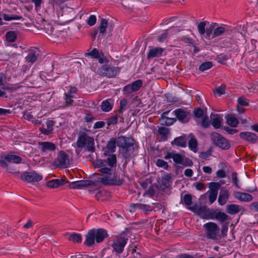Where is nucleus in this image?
Returning <instances> with one entry per match:
<instances>
[{"label": "nucleus", "mask_w": 258, "mask_h": 258, "mask_svg": "<svg viewBox=\"0 0 258 258\" xmlns=\"http://www.w3.org/2000/svg\"><path fill=\"white\" fill-rule=\"evenodd\" d=\"M116 145L121 148V153L125 159H130L136 156L134 153V140L133 138L121 136L115 139L112 138L107 142V149L111 152L115 151Z\"/></svg>", "instance_id": "f257e3e1"}, {"label": "nucleus", "mask_w": 258, "mask_h": 258, "mask_svg": "<svg viewBox=\"0 0 258 258\" xmlns=\"http://www.w3.org/2000/svg\"><path fill=\"white\" fill-rule=\"evenodd\" d=\"M117 164V158L115 154H109L106 160L97 159L94 166L99 168L98 171L103 174L111 175L115 172Z\"/></svg>", "instance_id": "f03ea898"}, {"label": "nucleus", "mask_w": 258, "mask_h": 258, "mask_svg": "<svg viewBox=\"0 0 258 258\" xmlns=\"http://www.w3.org/2000/svg\"><path fill=\"white\" fill-rule=\"evenodd\" d=\"M108 236L106 230L103 228H93L89 230L85 235L86 240L84 244L89 247L92 246L95 243L102 242Z\"/></svg>", "instance_id": "7ed1b4c3"}, {"label": "nucleus", "mask_w": 258, "mask_h": 258, "mask_svg": "<svg viewBox=\"0 0 258 258\" xmlns=\"http://www.w3.org/2000/svg\"><path fill=\"white\" fill-rule=\"evenodd\" d=\"M164 158L165 160L172 158L173 162L176 165L177 168L191 167L193 165V162L191 159L174 152H168Z\"/></svg>", "instance_id": "20e7f679"}, {"label": "nucleus", "mask_w": 258, "mask_h": 258, "mask_svg": "<svg viewBox=\"0 0 258 258\" xmlns=\"http://www.w3.org/2000/svg\"><path fill=\"white\" fill-rule=\"evenodd\" d=\"M76 145L78 148H85L86 151L92 153L95 151L94 138L88 136L86 133L79 134Z\"/></svg>", "instance_id": "39448f33"}, {"label": "nucleus", "mask_w": 258, "mask_h": 258, "mask_svg": "<svg viewBox=\"0 0 258 258\" xmlns=\"http://www.w3.org/2000/svg\"><path fill=\"white\" fill-rule=\"evenodd\" d=\"M189 209L203 219H214L215 210L213 209H209L206 206H199L195 205L193 206L190 207Z\"/></svg>", "instance_id": "423d86ee"}, {"label": "nucleus", "mask_w": 258, "mask_h": 258, "mask_svg": "<svg viewBox=\"0 0 258 258\" xmlns=\"http://www.w3.org/2000/svg\"><path fill=\"white\" fill-rule=\"evenodd\" d=\"M211 139L213 144L223 150H228L231 147L230 143L228 140L224 138L220 134L213 132L210 135Z\"/></svg>", "instance_id": "0eeeda50"}, {"label": "nucleus", "mask_w": 258, "mask_h": 258, "mask_svg": "<svg viewBox=\"0 0 258 258\" xmlns=\"http://www.w3.org/2000/svg\"><path fill=\"white\" fill-rule=\"evenodd\" d=\"M53 165L60 168L68 167L70 165L69 155L63 150L59 151L56 158L53 161Z\"/></svg>", "instance_id": "6e6552de"}, {"label": "nucleus", "mask_w": 258, "mask_h": 258, "mask_svg": "<svg viewBox=\"0 0 258 258\" xmlns=\"http://www.w3.org/2000/svg\"><path fill=\"white\" fill-rule=\"evenodd\" d=\"M13 152H11L8 154H4L1 155L0 165L2 167L5 168L8 167V164L6 161L15 164H19L22 162V158L19 156L13 154Z\"/></svg>", "instance_id": "1a4fd4ad"}, {"label": "nucleus", "mask_w": 258, "mask_h": 258, "mask_svg": "<svg viewBox=\"0 0 258 258\" xmlns=\"http://www.w3.org/2000/svg\"><path fill=\"white\" fill-rule=\"evenodd\" d=\"M206 231V236L208 239L216 240L219 228L215 223L208 222L203 226Z\"/></svg>", "instance_id": "9d476101"}, {"label": "nucleus", "mask_w": 258, "mask_h": 258, "mask_svg": "<svg viewBox=\"0 0 258 258\" xmlns=\"http://www.w3.org/2000/svg\"><path fill=\"white\" fill-rule=\"evenodd\" d=\"M127 240L128 238L124 233L121 234L116 237L112 244L113 250L117 253H121Z\"/></svg>", "instance_id": "9b49d317"}, {"label": "nucleus", "mask_w": 258, "mask_h": 258, "mask_svg": "<svg viewBox=\"0 0 258 258\" xmlns=\"http://www.w3.org/2000/svg\"><path fill=\"white\" fill-rule=\"evenodd\" d=\"M20 178L24 182L30 183L40 181L42 179V176L35 171H25L21 174Z\"/></svg>", "instance_id": "f8f14e48"}, {"label": "nucleus", "mask_w": 258, "mask_h": 258, "mask_svg": "<svg viewBox=\"0 0 258 258\" xmlns=\"http://www.w3.org/2000/svg\"><path fill=\"white\" fill-rule=\"evenodd\" d=\"M143 84L142 80L139 79L124 86L122 88L123 95L127 96L132 93L139 91L143 86Z\"/></svg>", "instance_id": "ddd939ff"}, {"label": "nucleus", "mask_w": 258, "mask_h": 258, "mask_svg": "<svg viewBox=\"0 0 258 258\" xmlns=\"http://www.w3.org/2000/svg\"><path fill=\"white\" fill-rule=\"evenodd\" d=\"M100 72L103 76L113 78L119 74L120 69L110 64H104L101 68Z\"/></svg>", "instance_id": "4468645a"}, {"label": "nucleus", "mask_w": 258, "mask_h": 258, "mask_svg": "<svg viewBox=\"0 0 258 258\" xmlns=\"http://www.w3.org/2000/svg\"><path fill=\"white\" fill-rule=\"evenodd\" d=\"M114 173V177L112 178H109L107 175L99 178L101 182L105 185H120L123 183V180L120 179L117 174Z\"/></svg>", "instance_id": "2eb2a0df"}, {"label": "nucleus", "mask_w": 258, "mask_h": 258, "mask_svg": "<svg viewBox=\"0 0 258 258\" xmlns=\"http://www.w3.org/2000/svg\"><path fill=\"white\" fill-rule=\"evenodd\" d=\"M173 113L176 116L177 119L181 123H187L188 121V116L190 113L187 111L184 110L182 108H178L173 111Z\"/></svg>", "instance_id": "dca6fc26"}, {"label": "nucleus", "mask_w": 258, "mask_h": 258, "mask_svg": "<svg viewBox=\"0 0 258 258\" xmlns=\"http://www.w3.org/2000/svg\"><path fill=\"white\" fill-rule=\"evenodd\" d=\"M130 211L132 212H135L136 209H138L143 211L145 214H148L152 211H156V210L155 208H153V207L140 203L132 204L130 205Z\"/></svg>", "instance_id": "f3484780"}, {"label": "nucleus", "mask_w": 258, "mask_h": 258, "mask_svg": "<svg viewBox=\"0 0 258 258\" xmlns=\"http://www.w3.org/2000/svg\"><path fill=\"white\" fill-rule=\"evenodd\" d=\"M95 185V182L90 180H79L71 183L69 184V187L71 189H80L85 187L94 186Z\"/></svg>", "instance_id": "a211bd4d"}, {"label": "nucleus", "mask_w": 258, "mask_h": 258, "mask_svg": "<svg viewBox=\"0 0 258 258\" xmlns=\"http://www.w3.org/2000/svg\"><path fill=\"white\" fill-rule=\"evenodd\" d=\"M226 122L228 125L232 127H235L237 126L239 123V119L242 124H245L247 122V120L246 118H242L241 117H239L237 118L235 117V115L233 114H228L226 117Z\"/></svg>", "instance_id": "6ab92c4d"}, {"label": "nucleus", "mask_w": 258, "mask_h": 258, "mask_svg": "<svg viewBox=\"0 0 258 258\" xmlns=\"http://www.w3.org/2000/svg\"><path fill=\"white\" fill-rule=\"evenodd\" d=\"M38 148L40 151L44 153L54 151L56 149L55 145L50 142H38Z\"/></svg>", "instance_id": "aec40b11"}, {"label": "nucleus", "mask_w": 258, "mask_h": 258, "mask_svg": "<svg viewBox=\"0 0 258 258\" xmlns=\"http://www.w3.org/2000/svg\"><path fill=\"white\" fill-rule=\"evenodd\" d=\"M239 137L241 139L252 144L255 143L258 140V137L255 134L248 132L240 133Z\"/></svg>", "instance_id": "412c9836"}, {"label": "nucleus", "mask_w": 258, "mask_h": 258, "mask_svg": "<svg viewBox=\"0 0 258 258\" xmlns=\"http://www.w3.org/2000/svg\"><path fill=\"white\" fill-rule=\"evenodd\" d=\"M163 51L164 49L161 47H153L149 50L147 57L148 59L159 57L162 55Z\"/></svg>", "instance_id": "4be33fe9"}, {"label": "nucleus", "mask_w": 258, "mask_h": 258, "mask_svg": "<svg viewBox=\"0 0 258 258\" xmlns=\"http://www.w3.org/2000/svg\"><path fill=\"white\" fill-rule=\"evenodd\" d=\"M235 197L241 202H250L252 200V195L245 192H236L235 194Z\"/></svg>", "instance_id": "5701e85b"}, {"label": "nucleus", "mask_w": 258, "mask_h": 258, "mask_svg": "<svg viewBox=\"0 0 258 258\" xmlns=\"http://www.w3.org/2000/svg\"><path fill=\"white\" fill-rule=\"evenodd\" d=\"M113 102L112 99H108L103 101L101 105L102 110L104 112L110 111L113 106Z\"/></svg>", "instance_id": "b1692460"}, {"label": "nucleus", "mask_w": 258, "mask_h": 258, "mask_svg": "<svg viewBox=\"0 0 258 258\" xmlns=\"http://www.w3.org/2000/svg\"><path fill=\"white\" fill-rule=\"evenodd\" d=\"M187 139L185 135L180 136L175 138L171 143L179 147H185L186 146Z\"/></svg>", "instance_id": "393cba45"}, {"label": "nucleus", "mask_w": 258, "mask_h": 258, "mask_svg": "<svg viewBox=\"0 0 258 258\" xmlns=\"http://www.w3.org/2000/svg\"><path fill=\"white\" fill-rule=\"evenodd\" d=\"M108 21L105 19L101 18L100 19V23L98 27L99 30V34L98 35L99 38H101L103 37L104 34L106 31L107 27Z\"/></svg>", "instance_id": "a878e982"}, {"label": "nucleus", "mask_w": 258, "mask_h": 258, "mask_svg": "<svg viewBox=\"0 0 258 258\" xmlns=\"http://www.w3.org/2000/svg\"><path fill=\"white\" fill-rule=\"evenodd\" d=\"M39 54L38 51L31 50L26 57V61L27 62L33 63L37 59Z\"/></svg>", "instance_id": "bb28decb"}, {"label": "nucleus", "mask_w": 258, "mask_h": 258, "mask_svg": "<svg viewBox=\"0 0 258 258\" xmlns=\"http://www.w3.org/2000/svg\"><path fill=\"white\" fill-rule=\"evenodd\" d=\"M229 198V193L227 190L221 191L218 197V203L221 206L225 205Z\"/></svg>", "instance_id": "cd10ccee"}, {"label": "nucleus", "mask_w": 258, "mask_h": 258, "mask_svg": "<svg viewBox=\"0 0 258 258\" xmlns=\"http://www.w3.org/2000/svg\"><path fill=\"white\" fill-rule=\"evenodd\" d=\"M119 109L118 110V116L119 118L121 119L122 120H123V117H122L123 112L124 110L126 109V105L127 104V102L126 99L123 98L120 100L119 102Z\"/></svg>", "instance_id": "c85d7f7f"}, {"label": "nucleus", "mask_w": 258, "mask_h": 258, "mask_svg": "<svg viewBox=\"0 0 258 258\" xmlns=\"http://www.w3.org/2000/svg\"><path fill=\"white\" fill-rule=\"evenodd\" d=\"M75 90H73V88H71V89L64 94V99L65 102L67 105H72L74 102L73 98L74 96L72 95L73 93H75Z\"/></svg>", "instance_id": "c756f323"}, {"label": "nucleus", "mask_w": 258, "mask_h": 258, "mask_svg": "<svg viewBox=\"0 0 258 258\" xmlns=\"http://www.w3.org/2000/svg\"><path fill=\"white\" fill-rule=\"evenodd\" d=\"M226 211L230 214H235L240 211L239 206L235 204L228 205L226 206Z\"/></svg>", "instance_id": "7c9ffc66"}, {"label": "nucleus", "mask_w": 258, "mask_h": 258, "mask_svg": "<svg viewBox=\"0 0 258 258\" xmlns=\"http://www.w3.org/2000/svg\"><path fill=\"white\" fill-rule=\"evenodd\" d=\"M63 182V180L61 179H53L48 181L47 182V185L50 188H56L60 185H62Z\"/></svg>", "instance_id": "2f4dec72"}, {"label": "nucleus", "mask_w": 258, "mask_h": 258, "mask_svg": "<svg viewBox=\"0 0 258 258\" xmlns=\"http://www.w3.org/2000/svg\"><path fill=\"white\" fill-rule=\"evenodd\" d=\"M171 177V175L169 173H167L164 176L162 177L161 181L159 183L161 186L164 188L168 187L169 185Z\"/></svg>", "instance_id": "473e14b6"}, {"label": "nucleus", "mask_w": 258, "mask_h": 258, "mask_svg": "<svg viewBox=\"0 0 258 258\" xmlns=\"http://www.w3.org/2000/svg\"><path fill=\"white\" fill-rule=\"evenodd\" d=\"M170 130L165 127H160L158 130L159 134L161 136L164 141L167 139V136L169 134Z\"/></svg>", "instance_id": "72a5a7b5"}, {"label": "nucleus", "mask_w": 258, "mask_h": 258, "mask_svg": "<svg viewBox=\"0 0 258 258\" xmlns=\"http://www.w3.org/2000/svg\"><path fill=\"white\" fill-rule=\"evenodd\" d=\"M82 235L79 233H73L70 235L69 240L74 242L80 243L82 241Z\"/></svg>", "instance_id": "f704fd0d"}, {"label": "nucleus", "mask_w": 258, "mask_h": 258, "mask_svg": "<svg viewBox=\"0 0 258 258\" xmlns=\"http://www.w3.org/2000/svg\"><path fill=\"white\" fill-rule=\"evenodd\" d=\"M189 148L194 152L196 153L198 151V142L196 139L191 138L188 141Z\"/></svg>", "instance_id": "c9c22d12"}, {"label": "nucleus", "mask_w": 258, "mask_h": 258, "mask_svg": "<svg viewBox=\"0 0 258 258\" xmlns=\"http://www.w3.org/2000/svg\"><path fill=\"white\" fill-rule=\"evenodd\" d=\"M228 218V216L223 212L220 211L216 212L215 210V214H214V219H216L221 222L225 221Z\"/></svg>", "instance_id": "e433bc0d"}, {"label": "nucleus", "mask_w": 258, "mask_h": 258, "mask_svg": "<svg viewBox=\"0 0 258 258\" xmlns=\"http://www.w3.org/2000/svg\"><path fill=\"white\" fill-rule=\"evenodd\" d=\"M6 38L8 42H13L15 41L17 38V34L15 31H10L7 32Z\"/></svg>", "instance_id": "4c0bfd02"}, {"label": "nucleus", "mask_w": 258, "mask_h": 258, "mask_svg": "<svg viewBox=\"0 0 258 258\" xmlns=\"http://www.w3.org/2000/svg\"><path fill=\"white\" fill-rule=\"evenodd\" d=\"M227 31L224 27H218L214 30L212 38L220 36Z\"/></svg>", "instance_id": "58836bf2"}, {"label": "nucleus", "mask_w": 258, "mask_h": 258, "mask_svg": "<svg viewBox=\"0 0 258 258\" xmlns=\"http://www.w3.org/2000/svg\"><path fill=\"white\" fill-rule=\"evenodd\" d=\"M3 18L5 21H11L13 20H22L23 18L21 16H18L16 15H9L4 14L3 15Z\"/></svg>", "instance_id": "ea45409f"}, {"label": "nucleus", "mask_w": 258, "mask_h": 258, "mask_svg": "<svg viewBox=\"0 0 258 258\" xmlns=\"http://www.w3.org/2000/svg\"><path fill=\"white\" fill-rule=\"evenodd\" d=\"M118 116V113L117 114L111 116L110 117L107 119L106 122L108 126L111 125H115L117 123Z\"/></svg>", "instance_id": "a19ab883"}, {"label": "nucleus", "mask_w": 258, "mask_h": 258, "mask_svg": "<svg viewBox=\"0 0 258 258\" xmlns=\"http://www.w3.org/2000/svg\"><path fill=\"white\" fill-rule=\"evenodd\" d=\"M220 186V184L217 182H211L209 183V187L210 188V191H214L218 193Z\"/></svg>", "instance_id": "79ce46f5"}, {"label": "nucleus", "mask_w": 258, "mask_h": 258, "mask_svg": "<svg viewBox=\"0 0 258 258\" xmlns=\"http://www.w3.org/2000/svg\"><path fill=\"white\" fill-rule=\"evenodd\" d=\"M156 165L158 167H161L164 169L167 170L169 167L168 163L164 160L160 159H158L156 161Z\"/></svg>", "instance_id": "37998d69"}, {"label": "nucleus", "mask_w": 258, "mask_h": 258, "mask_svg": "<svg viewBox=\"0 0 258 258\" xmlns=\"http://www.w3.org/2000/svg\"><path fill=\"white\" fill-rule=\"evenodd\" d=\"M88 54L94 58H99V62L100 63L103 62V58H99L100 56L99 51L97 48H94L92 51L88 53Z\"/></svg>", "instance_id": "c03bdc74"}, {"label": "nucleus", "mask_w": 258, "mask_h": 258, "mask_svg": "<svg viewBox=\"0 0 258 258\" xmlns=\"http://www.w3.org/2000/svg\"><path fill=\"white\" fill-rule=\"evenodd\" d=\"M213 66V64L211 61H206L202 63L199 67L200 71L204 72L207 70L210 69Z\"/></svg>", "instance_id": "a18cd8bd"}, {"label": "nucleus", "mask_w": 258, "mask_h": 258, "mask_svg": "<svg viewBox=\"0 0 258 258\" xmlns=\"http://www.w3.org/2000/svg\"><path fill=\"white\" fill-rule=\"evenodd\" d=\"M206 25V21L201 22L198 25V32L200 35H203L205 34L206 29L205 26Z\"/></svg>", "instance_id": "49530a36"}, {"label": "nucleus", "mask_w": 258, "mask_h": 258, "mask_svg": "<svg viewBox=\"0 0 258 258\" xmlns=\"http://www.w3.org/2000/svg\"><path fill=\"white\" fill-rule=\"evenodd\" d=\"M44 30L48 35H51L53 33L54 28L51 24L47 23L44 25Z\"/></svg>", "instance_id": "de8ad7c7"}, {"label": "nucleus", "mask_w": 258, "mask_h": 258, "mask_svg": "<svg viewBox=\"0 0 258 258\" xmlns=\"http://www.w3.org/2000/svg\"><path fill=\"white\" fill-rule=\"evenodd\" d=\"M221 119L219 117H215L212 120V125L215 128H219L221 125Z\"/></svg>", "instance_id": "09e8293b"}, {"label": "nucleus", "mask_w": 258, "mask_h": 258, "mask_svg": "<svg viewBox=\"0 0 258 258\" xmlns=\"http://www.w3.org/2000/svg\"><path fill=\"white\" fill-rule=\"evenodd\" d=\"M237 102L238 105L247 106L249 105L248 100L244 96L239 97L237 100Z\"/></svg>", "instance_id": "8fccbe9b"}, {"label": "nucleus", "mask_w": 258, "mask_h": 258, "mask_svg": "<svg viewBox=\"0 0 258 258\" xmlns=\"http://www.w3.org/2000/svg\"><path fill=\"white\" fill-rule=\"evenodd\" d=\"M226 85L222 84L220 86L217 87L214 92L218 94L219 96H221L222 94H225V92Z\"/></svg>", "instance_id": "3c124183"}, {"label": "nucleus", "mask_w": 258, "mask_h": 258, "mask_svg": "<svg viewBox=\"0 0 258 258\" xmlns=\"http://www.w3.org/2000/svg\"><path fill=\"white\" fill-rule=\"evenodd\" d=\"M184 204L187 206H190L192 203V197L189 194H185L183 198Z\"/></svg>", "instance_id": "603ef678"}, {"label": "nucleus", "mask_w": 258, "mask_h": 258, "mask_svg": "<svg viewBox=\"0 0 258 258\" xmlns=\"http://www.w3.org/2000/svg\"><path fill=\"white\" fill-rule=\"evenodd\" d=\"M169 112H170V110H168V111H165V112H163V114L162 115V117L163 118H166L167 120H169L172 121L171 122H166V125H168V126L171 125L174 122L176 121V118H169V117H166V116H164L165 115L168 114Z\"/></svg>", "instance_id": "864d4df0"}, {"label": "nucleus", "mask_w": 258, "mask_h": 258, "mask_svg": "<svg viewBox=\"0 0 258 258\" xmlns=\"http://www.w3.org/2000/svg\"><path fill=\"white\" fill-rule=\"evenodd\" d=\"M194 113L196 117L201 118L204 116V110L200 108H195Z\"/></svg>", "instance_id": "5fc2aeb1"}, {"label": "nucleus", "mask_w": 258, "mask_h": 258, "mask_svg": "<svg viewBox=\"0 0 258 258\" xmlns=\"http://www.w3.org/2000/svg\"><path fill=\"white\" fill-rule=\"evenodd\" d=\"M217 61L221 63L224 64L225 61L228 59L227 55L225 54L221 53L217 56Z\"/></svg>", "instance_id": "6e6d98bb"}, {"label": "nucleus", "mask_w": 258, "mask_h": 258, "mask_svg": "<svg viewBox=\"0 0 258 258\" xmlns=\"http://www.w3.org/2000/svg\"><path fill=\"white\" fill-rule=\"evenodd\" d=\"M66 32L63 31L57 30L52 33L51 35L53 38H62L64 36V34Z\"/></svg>", "instance_id": "4d7b16f0"}, {"label": "nucleus", "mask_w": 258, "mask_h": 258, "mask_svg": "<svg viewBox=\"0 0 258 258\" xmlns=\"http://www.w3.org/2000/svg\"><path fill=\"white\" fill-rule=\"evenodd\" d=\"M212 155L211 150H208L206 152H202L200 153L199 157L201 159H206L211 156Z\"/></svg>", "instance_id": "13d9d810"}, {"label": "nucleus", "mask_w": 258, "mask_h": 258, "mask_svg": "<svg viewBox=\"0 0 258 258\" xmlns=\"http://www.w3.org/2000/svg\"><path fill=\"white\" fill-rule=\"evenodd\" d=\"M217 195L218 193L217 192L214 191H210L209 200L211 204L213 203L216 201Z\"/></svg>", "instance_id": "bf43d9fd"}, {"label": "nucleus", "mask_w": 258, "mask_h": 258, "mask_svg": "<svg viewBox=\"0 0 258 258\" xmlns=\"http://www.w3.org/2000/svg\"><path fill=\"white\" fill-rule=\"evenodd\" d=\"M96 22V18L95 15H91L87 21V24L90 26H93Z\"/></svg>", "instance_id": "052dcab7"}, {"label": "nucleus", "mask_w": 258, "mask_h": 258, "mask_svg": "<svg viewBox=\"0 0 258 258\" xmlns=\"http://www.w3.org/2000/svg\"><path fill=\"white\" fill-rule=\"evenodd\" d=\"M237 174L236 172H233L231 175L232 179L234 185L238 188H239V186L238 185V179L237 178Z\"/></svg>", "instance_id": "680f3d73"}, {"label": "nucleus", "mask_w": 258, "mask_h": 258, "mask_svg": "<svg viewBox=\"0 0 258 258\" xmlns=\"http://www.w3.org/2000/svg\"><path fill=\"white\" fill-rule=\"evenodd\" d=\"M201 124L202 126L205 128H208L209 126L210 123L209 118L208 117H204L202 118Z\"/></svg>", "instance_id": "e2e57ef3"}, {"label": "nucleus", "mask_w": 258, "mask_h": 258, "mask_svg": "<svg viewBox=\"0 0 258 258\" xmlns=\"http://www.w3.org/2000/svg\"><path fill=\"white\" fill-rule=\"evenodd\" d=\"M222 128L230 135H234L238 132V130L230 128L228 126H223Z\"/></svg>", "instance_id": "0e129e2a"}, {"label": "nucleus", "mask_w": 258, "mask_h": 258, "mask_svg": "<svg viewBox=\"0 0 258 258\" xmlns=\"http://www.w3.org/2000/svg\"><path fill=\"white\" fill-rule=\"evenodd\" d=\"M40 131L45 135H49L52 133L53 129L51 128H45L44 127L40 128Z\"/></svg>", "instance_id": "69168bd1"}, {"label": "nucleus", "mask_w": 258, "mask_h": 258, "mask_svg": "<svg viewBox=\"0 0 258 258\" xmlns=\"http://www.w3.org/2000/svg\"><path fill=\"white\" fill-rule=\"evenodd\" d=\"M105 122L103 121H98L95 123L93 128H100L105 125Z\"/></svg>", "instance_id": "338daca9"}, {"label": "nucleus", "mask_w": 258, "mask_h": 258, "mask_svg": "<svg viewBox=\"0 0 258 258\" xmlns=\"http://www.w3.org/2000/svg\"><path fill=\"white\" fill-rule=\"evenodd\" d=\"M250 209L258 213V202H253L250 205Z\"/></svg>", "instance_id": "774afa93"}]
</instances>
